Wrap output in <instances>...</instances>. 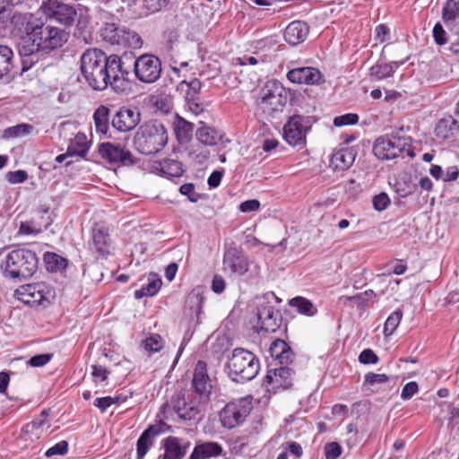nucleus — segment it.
Instances as JSON below:
<instances>
[{
    "label": "nucleus",
    "instance_id": "16",
    "mask_svg": "<svg viewBox=\"0 0 459 459\" xmlns=\"http://www.w3.org/2000/svg\"><path fill=\"white\" fill-rule=\"evenodd\" d=\"M169 429L170 427L163 420H160L143 430L136 442L137 459H143L150 448L153 446L156 437Z\"/></svg>",
    "mask_w": 459,
    "mask_h": 459
},
{
    "label": "nucleus",
    "instance_id": "58",
    "mask_svg": "<svg viewBox=\"0 0 459 459\" xmlns=\"http://www.w3.org/2000/svg\"><path fill=\"white\" fill-rule=\"evenodd\" d=\"M91 375L96 382H104L108 379L109 371L102 366L94 365L92 366Z\"/></svg>",
    "mask_w": 459,
    "mask_h": 459
},
{
    "label": "nucleus",
    "instance_id": "39",
    "mask_svg": "<svg viewBox=\"0 0 459 459\" xmlns=\"http://www.w3.org/2000/svg\"><path fill=\"white\" fill-rule=\"evenodd\" d=\"M33 130L30 124L22 123L4 129L2 138L5 140L29 135Z\"/></svg>",
    "mask_w": 459,
    "mask_h": 459
},
{
    "label": "nucleus",
    "instance_id": "52",
    "mask_svg": "<svg viewBox=\"0 0 459 459\" xmlns=\"http://www.w3.org/2000/svg\"><path fill=\"white\" fill-rule=\"evenodd\" d=\"M388 380L385 374H377L374 372H368L364 377V385L373 386L376 384H383Z\"/></svg>",
    "mask_w": 459,
    "mask_h": 459
},
{
    "label": "nucleus",
    "instance_id": "36",
    "mask_svg": "<svg viewBox=\"0 0 459 459\" xmlns=\"http://www.w3.org/2000/svg\"><path fill=\"white\" fill-rule=\"evenodd\" d=\"M457 129L456 121L451 117L440 119L435 128L436 136L446 140L454 135L455 130Z\"/></svg>",
    "mask_w": 459,
    "mask_h": 459
},
{
    "label": "nucleus",
    "instance_id": "1",
    "mask_svg": "<svg viewBox=\"0 0 459 459\" xmlns=\"http://www.w3.org/2000/svg\"><path fill=\"white\" fill-rule=\"evenodd\" d=\"M11 26L13 34L20 36L17 48L22 56L49 54L63 47L69 38L65 30L46 24L38 13H14Z\"/></svg>",
    "mask_w": 459,
    "mask_h": 459
},
{
    "label": "nucleus",
    "instance_id": "11",
    "mask_svg": "<svg viewBox=\"0 0 459 459\" xmlns=\"http://www.w3.org/2000/svg\"><path fill=\"white\" fill-rule=\"evenodd\" d=\"M309 117L299 114L291 116L283 126V139L291 146L303 147L306 144L307 134L311 129Z\"/></svg>",
    "mask_w": 459,
    "mask_h": 459
},
{
    "label": "nucleus",
    "instance_id": "45",
    "mask_svg": "<svg viewBox=\"0 0 459 459\" xmlns=\"http://www.w3.org/2000/svg\"><path fill=\"white\" fill-rule=\"evenodd\" d=\"M375 296V293L371 290H365L362 293H359L355 296H343L341 298V299H343L345 303L351 302L356 305L358 307L361 308L364 307L367 303L372 299V298Z\"/></svg>",
    "mask_w": 459,
    "mask_h": 459
},
{
    "label": "nucleus",
    "instance_id": "23",
    "mask_svg": "<svg viewBox=\"0 0 459 459\" xmlns=\"http://www.w3.org/2000/svg\"><path fill=\"white\" fill-rule=\"evenodd\" d=\"M223 455L221 445L212 441L196 442L189 459H211Z\"/></svg>",
    "mask_w": 459,
    "mask_h": 459
},
{
    "label": "nucleus",
    "instance_id": "13",
    "mask_svg": "<svg viewBox=\"0 0 459 459\" xmlns=\"http://www.w3.org/2000/svg\"><path fill=\"white\" fill-rule=\"evenodd\" d=\"M212 385L207 371V364L203 360H198L195 364L191 390L195 394V398L198 403H206L209 400Z\"/></svg>",
    "mask_w": 459,
    "mask_h": 459
},
{
    "label": "nucleus",
    "instance_id": "49",
    "mask_svg": "<svg viewBox=\"0 0 459 459\" xmlns=\"http://www.w3.org/2000/svg\"><path fill=\"white\" fill-rule=\"evenodd\" d=\"M359 116L354 113H347L333 118V125L335 126H351L357 124Z\"/></svg>",
    "mask_w": 459,
    "mask_h": 459
},
{
    "label": "nucleus",
    "instance_id": "21",
    "mask_svg": "<svg viewBox=\"0 0 459 459\" xmlns=\"http://www.w3.org/2000/svg\"><path fill=\"white\" fill-rule=\"evenodd\" d=\"M287 78L293 83H304L307 85L320 84L324 82L321 72L315 67L304 66L290 70Z\"/></svg>",
    "mask_w": 459,
    "mask_h": 459
},
{
    "label": "nucleus",
    "instance_id": "62",
    "mask_svg": "<svg viewBox=\"0 0 459 459\" xmlns=\"http://www.w3.org/2000/svg\"><path fill=\"white\" fill-rule=\"evenodd\" d=\"M419 392L417 382L411 381L403 385V400L411 399Z\"/></svg>",
    "mask_w": 459,
    "mask_h": 459
},
{
    "label": "nucleus",
    "instance_id": "64",
    "mask_svg": "<svg viewBox=\"0 0 459 459\" xmlns=\"http://www.w3.org/2000/svg\"><path fill=\"white\" fill-rule=\"evenodd\" d=\"M212 290L215 293H221L225 290V281L222 276L215 274L212 281Z\"/></svg>",
    "mask_w": 459,
    "mask_h": 459
},
{
    "label": "nucleus",
    "instance_id": "27",
    "mask_svg": "<svg viewBox=\"0 0 459 459\" xmlns=\"http://www.w3.org/2000/svg\"><path fill=\"white\" fill-rule=\"evenodd\" d=\"M355 160V153L351 148H342L333 153L330 166L334 170H346Z\"/></svg>",
    "mask_w": 459,
    "mask_h": 459
},
{
    "label": "nucleus",
    "instance_id": "4",
    "mask_svg": "<svg viewBox=\"0 0 459 459\" xmlns=\"http://www.w3.org/2000/svg\"><path fill=\"white\" fill-rule=\"evenodd\" d=\"M168 139V133L163 124L158 120H150L138 128L134 138V145L140 153L152 155L165 147Z\"/></svg>",
    "mask_w": 459,
    "mask_h": 459
},
{
    "label": "nucleus",
    "instance_id": "56",
    "mask_svg": "<svg viewBox=\"0 0 459 459\" xmlns=\"http://www.w3.org/2000/svg\"><path fill=\"white\" fill-rule=\"evenodd\" d=\"M6 178L9 183L11 184H20L23 183L28 178V174L25 170H15V171H9L6 175Z\"/></svg>",
    "mask_w": 459,
    "mask_h": 459
},
{
    "label": "nucleus",
    "instance_id": "57",
    "mask_svg": "<svg viewBox=\"0 0 459 459\" xmlns=\"http://www.w3.org/2000/svg\"><path fill=\"white\" fill-rule=\"evenodd\" d=\"M52 355L49 353L38 354L30 359L29 364L34 368L43 367L50 361Z\"/></svg>",
    "mask_w": 459,
    "mask_h": 459
},
{
    "label": "nucleus",
    "instance_id": "33",
    "mask_svg": "<svg viewBox=\"0 0 459 459\" xmlns=\"http://www.w3.org/2000/svg\"><path fill=\"white\" fill-rule=\"evenodd\" d=\"M67 150L70 156L84 157L89 152L86 135L81 133L77 134L70 142Z\"/></svg>",
    "mask_w": 459,
    "mask_h": 459
},
{
    "label": "nucleus",
    "instance_id": "60",
    "mask_svg": "<svg viewBox=\"0 0 459 459\" xmlns=\"http://www.w3.org/2000/svg\"><path fill=\"white\" fill-rule=\"evenodd\" d=\"M260 208V203L258 200L250 199L244 201L239 205V210L242 212H255Z\"/></svg>",
    "mask_w": 459,
    "mask_h": 459
},
{
    "label": "nucleus",
    "instance_id": "34",
    "mask_svg": "<svg viewBox=\"0 0 459 459\" xmlns=\"http://www.w3.org/2000/svg\"><path fill=\"white\" fill-rule=\"evenodd\" d=\"M47 419L48 414L43 411L38 419L33 420L24 426L22 429L23 432L27 435H30L31 440L39 438L43 432L44 426H48Z\"/></svg>",
    "mask_w": 459,
    "mask_h": 459
},
{
    "label": "nucleus",
    "instance_id": "7",
    "mask_svg": "<svg viewBox=\"0 0 459 459\" xmlns=\"http://www.w3.org/2000/svg\"><path fill=\"white\" fill-rule=\"evenodd\" d=\"M198 403L195 399H186L184 393L173 394L169 401L160 408V414L166 420L189 421L199 412Z\"/></svg>",
    "mask_w": 459,
    "mask_h": 459
},
{
    "label": "nucleus",
    "instance_id": "17",
    "mask_svg": "<svg viewBox=\"0 0 459 459\" xmlns=\"http://www.w3.org/2000/svg\"><path fill=\"white\" fill-rule=\"evenodd\" d=\"M374 154L380 160H393L402 153V142L399 135L378 137L373 146Z\"/></svg>",
    "mask_w": 459,
    "mask_h": 459
},
{
    "label": "nucleus",
    "instance_id": "5",
    "mask_svg": "<svg viewBox=\"0 0 459 459\" xmlns=\"http://www.w3.org/2000/svg\"><path fill=\"white\" fill-rule=\"evenodd\" d=\"M260 369V362L251 351L236 348L227 362L228 375L232 381L245 383L254 379Z\"/></svg>",
    "mask_w": 459,
    "mask_h": 459
},
{
    "label": "nucleus",
    "instance_id": "12",
    "mask_svg": "<svg viewBox=\"0 0 459 459\" xmlns=\"http://www.w3.org/2000/svg\"><path fill=\"white\" fill-rule=\"evenodd\" d=\"M134 72L140 82L152 83L160 77L161 62L153 55H142L134 62Z\"/></svg>",
    "mask_w": 459,
    "mask_h": 459
},
{
    "label": "nucleus",
    "instance_id": "9",
    "mask_svg": "<svg viewBox=\"0 0 459 459\" xmlns=\"http://www.w3.org/2000/svg\"><path fill=\"white\" fill-rule=\"evenodd\" d=\"M100 37L110 45L132 48H140L143 45L138 33L115 22L105 23L100 30Z\"/></svg>",
    "mask_w": 459,
    "mask_h": 459
},
{
    "label": "nucleus",
    "instance_id": "6",
    "mask_svg": "<svg viewBox=\"0 0 459 459\" xmlns=\"http://www.w3.org/2000/svg\"><path fill=\"white\" fill-rule=\"evenodd\" d=\"M281 299L273 292L269 291L255 299L256 309L257 326L260 331L274 333L280 327L281 316L275 305Z\"/></svg>",
    "mask_w": 459,
    "mask_h": 459
},
{
    "label": "nucleus",
    "instance_id": "28",
    "mask_svg": "<svg viewBox=\"0 0 459 459\" xmlns=\"http://www.w3.org/2000/svg\"><path fill=\"white\" fill-rule=\"evenodd\" d=\"M428 67V65L421 64L419 65V69L420 71L425 70ZM449 70L448 64L443 59H435L432 60L429 65V80H432L433 82H437L446 77L447 72Z\"/></svg>",
    "mask_w": 459,
    "mask_h": 459
},
{
    "label": "nucleus",
    "instance_id": "54",
    "mask_svg": "<svg viewBox=\"0 0 459 459\" xmlns=\"http://www.w3.org/2000/svg\"><path fill=\"white\" fill-rule=\"evenodd\" d=\"M342 454V446L337 442H331L325 445V459H337Z\"/></svg>",
    "mask_w": 459,
    "mask_h": 459
},
{
    "label": "nucleus",
    "instance_id": "24",
    "mask_svg": "<svg viewBox=\"0 0 459 459\" xmlns=\"http://www.w3.org/2000/svg\"><path fill=\"white\" fill-rule=\"evenodd\" d=\"M308 26L301 21L290 22L284 30V39L292 46L304 41L308 34Z\"/></svg>",
    "mask_w": 459,
    "mask_h": 459
},
{
    "label": "nucleus",
    "instance_id": "55",
    "mask_svg": "<svg viewBox=\"0 0 459 459\" xmlns=\"http://www.w3.org/2000/svg\"><path fill=\"white\" fill-rule=\"evenodd\" d=\"M179 192L183 195L187 196L188 200L192 203H195L199 199V194L195 191V185L192 183H186L179 187Z\"/></svg>",
    "mask_w": 459,
    "mask_h": 459
},
{
    "label": "nucleus",
    "instance_id": "2",
    "mask_svg": "<svg viewBox=\"0 0 459 459\" xmlns=\"http://www.w3.org/2000/svg\"><path fill=\"white\" fill-rule=\"evenodd\" d=\"M80 69L86 82L95 91L110 86L116 92H123L129 82V71L123 67L121 57L107 56L98 48H89L82 55Z\"/></svg>",
    "mask_w": 459,
    "mask_h": 459
},
{
    "label": "nucleus",
    "instance_id": "51",
    "mask_svg": "<svg viewBox=\"0 0 459 459\" xmlns=\"http://www.w3.org/2000/svg\"><path fill=\"white\" fill-rule=\"evenodd\" d=\"M359 362L364 365H374L379 361L378 356L371 349L363 350L359 355Z\"/></svg>",
    "mask_w": 459,
    "mask_h": 459
},
{
    "label": "nucleus",
    "instance_id": "63",
    "mask_svg": "<svg viewBox=\"0 0 459 459\" xmlns=\"http://www.w3.org/2000/svg\"><path fill=\"white\" fill-rule=\"evenodd\" d=\"M446 33L440 23H437L434 26L433 36L437 44L444 45L446 42Z\"/></svg>",
    "mask_w": 459,
    "mask_h": 459
},
{
    "label": "nucleus",
    "instance_id": "44",
    "mask_svg": "<svg viewBox=\"0 0 459 459\" xmlns=\"http://www.w3.org/2000/svg\"><path fill=\"white\" fill-rule=\"evenodd\" d=\"M186 86V100L189 103H194L198 99V94L200 93V91L202 89V82L199 79L195 78L191 80L190 82L183 81L181 82V85Z\"/></svg>",
    "mask_w": 459,
    "mask_h": 459
},
{
    "label": "nucleus",
    "instance_id": "14",
    "mask_svg": "<svg viewBox=\"0 0 459 459\" xmlns=\"http://www.w3.org/2000/svg\"><path fill=\"white\" fill-rule=\"evenodd\" d=\"M99 154L103 160L117 167L132 166L136 163L130 151L120 144L109 142L100 144Z\"/></svg>",
    "mask_w": 459,
    "mask_h": 459
},
{
    "label": "nucleus",
    "instance_id": "42",
    "mask_svg": "<svg viewBox=\"0 0 459 459\" xmlns=\"http://www.w3.org/2000/svg\"><path fill=\"white\" fill-rule=\"evenodd\" d=\"M174 131L179 143L187 142L192 136L193 124L183 118H180L177 121Z\"/></svg>",
    "mask_w": 459,
    "mask_h": 459
},
{
    "label": "nucleus",
    "instance_id": "53",
    "mask_svg": "<svg viewBox=\"0 0 459 459\" xmlns=\"http://www.w3.org/2000/svg\"><path fill=\"white\" fill-rule=\"evenodd\" d=\"M67 451H68V443L65 440H62V441L56 443V445H54L53 446H51L50 448H48L46 451L45 455L48 457H50L53 455H64L67 453Z\"/></svg>",
    "mask_w": 459,
    "mask_h": 459
},
{
    "label": "nucleus",
    "instance_id": "32",
    "mask_svg": "<svg viewBox=\"0 0 459 459\" xmlns=\"http://www.w3.org/2000/svg\"><path fill=\"white\" fill-rule=\"evenodd\" d=\"M95 130L98 134H107L109 130V109L100 105L93 113Z\"/></svg>",
    "mask_w": 459,
    "mask_h": 459
},
{
    "label": "nucleus",
    "instance_id": "46",
    "mask_svg": "<svg viewBox=\"0 0 459 459\" xmlns=\"http://www.w3.org/2000/svg\"><path fill=\"white\" fill-rule=\"evenodd\" d=\"M402 320V310L397 308L385 320L384 325V334L385 336L392 335L394 331L397 329L400 322Z\"/></svg>",
    "mask_w": 459,
    "mask_h": 459
},
{
    "label": "nucleus",
    "instance_id": "29",
    "mask_svg": "<svg viewBox=\"0 0 459 459\" xmlns=\"http://www.w3.org/2000/svg\"><path fill=\"white\" fill-rule=\"evenodd\" d=\"M197 140L204 145H216L221 139V134L214 127L209 126L204 123H201V126L196 131Z\"/></svg>",
    "mask_w": 459,
    "mask_h": 459
},
{
    "label": "nucleus",
    "instance_id": "8",
    "mask_svg": "<svg viewBox=\"0 0 459 459\" xmlns=\"http://www.w3.org/2000/svg\"><path fill=\"white\" fill-rule=\"evenodd\" d=\"M17 299L30 307H48L55 297L54 290L44 282L20 286L14 292Z\"/></svg>",
    "mask_w": 459,
    "mask_h": 459
},
{
    "label": "nucleus",
    "instance_id": "61",
    "mask_svg": "<svg viewBox=\"0 0 459 459\" xmlns=\"http://www.w3.org/2000/svg\"><path fill=\"white\" fill-rule=\"evenodd\" d=\"M11 10L8 8L5 0H0V26H5L8 20L11 21Z\"/></svg>",
    "mask_w": 459,
    "mask_h": 459
},
{
    "label": "nucleus",
    "instance_id": "15",
    "mask_svg": "<svg viewBox=\"0 0 459 459\" xmlns=\"http://www.w3.org/2000/svg\"><path fill=\"white\" fill-rule=\"evenodd\" d=\"M293 370L288 367L268 370L262 385L268 393H276L286 390L292 385Z\"/></svg>",
    "mask_w": 459,
    "mask_h": 459
},
{
    "label": "nucleus",
    "instance_id": "50",
    "mask_svg": "<svg viewBox=\"0 0 459 459\" xmlns=\"http://www.w3.org/2000/svg\"><path fill=\"white\" fill-rule=\"evenodd\" d=\"M390 203L391 202L389 196L384 192L376 195L372 198L373 207L378 212L385 210L389 206Z\"/></svg>",
    "mask_w": 459,
    "mask_h": 459
},
{
    "label": "nucleus",
    "instance_id": "35",
    "mask_svg": "<svg viewBox=\"0 0 459 459\" xmlns=\"http://www.w3.org/2000/svg\"><path fill=\"white\" fill-rule=\"evenodd\" d=\"M399 65L396 62L385 64L377 63L370 68V76L374 80H384L394 74Z\"/></svg>",
    "mask_w": 459,
    "mask_h": 459
},
{
    "label": "nucleus",
    "instance_id": "26",
    "mask_svg": "<svg viewBox=\"0 0 459 459\" xmlns=\"http://www.w3.org/2000/svg\"><path fill=\"white\" fill-rule=\"evenodd\" d=\"M273 358L277 359L281 365H288L293 360L294 353L289 344L281 339L274 340L269 349Z\"/></svg>",
    "mask_w": 459,
    "mask_h": 459
},
{
    "label": "nucleus",
    "instance_id": "40",
    "mask_svg": "<svg viewBox=\"0 0 459 459\" xmlns=\"http://www.w3.org/2000/svg\"><path fill=\"white\" fill-rule=\"evenodd\" d=\"M13 52L11 48L0 45V79L6 76L13 68Z\"/></svg>",
    "mask_w": 459,
    "mask_h": 459
},
{
    "label": "nucleus",
    "instance_id": "25",
    "mask_svg": "<svg viewBox=\"0 0 459 459\" xmlns=\"http://www.w3.org/2000/svg\"><path fill=\"white\" fill-rule=\"evenodd\" d=\"M153 169L159 175L167 178H178L182 176L184 172L183 164L172 159H165L161 161L155 162Z\"/></svg>",
    "mask_w": 459,
    "mask_h": 459
},
{
    "label": "nucleus",
    "instance_id": "30",
    "mask_svg": "<svg viewBox=\"0 0 459 459\" xmlns=\"http://www.w3.org/2000/svg\"><path fill=\"white\" fill-rule=\"evenodd\" d=\"M164 449L163 459H182L186 455V448L176 437H169L164 440Z\"/></svg>",
    "mask_w": 459,
    "mask_h": 459
},
{
    "label": "nucleus",
    "instance_id": "22",
    "mask_svg": "<svg viewBox=\"0 0 459 459\" xmlns=\"http://www.w3.org/2000/svg\"><path fill=\"white\" fill-rule=\"evenodd\" d=\"M92 245L96 253L101 256L110 254L112 240L108 229L102 222L94 224L91 231Z\"/></svg>",
    "mask_w": 459,
    "mask_h": 459
},
{
    "label": "nucleus",
    "instance_id": "41",
    "mask_svg": "<svg viewBox=\"0 0 459 459\" xmlns=\"http://www.w3.org/2000/svg\"><path fill=\"white\" fill-rule=\"evenodd\" d=\"M44 261L47 268L51 272H57L67 267L68 261L65 257L56 254L48 252L44 255Z\"/></svg>",
    "mask_w": 459,
    "mask_h": 459
},
{
    "label": "nucleus",
    "instance_id": "3",
    "mask_svg": "<svg viewBox=\"0 0 459 459\" xmlns=\"http://www.w3.org/2000/svg\"><path fill=\"white\" fill-rule=\"evenodd\" d=\"M37 254L28 248H14L7 252L0 264L3 276L13 281H25L30 278L38 269Z\"/></svg>",
    "mask_w": 459,
    "mask_h": 459
},
{
    "label": "nucleus",
    "instance_id": "20",
    "mask_svg": "<svg viewBox=\"0 0 459 459\" xmlns=\"http://www.w3.org/2000/svg\"><path fill=\"white\" fill-rule=\"evenodd\" d=\"M141 121V114L136 108H120L113 117L112 126L118 132L126 133L134 129Z\"/></svg>",
    "mask_w": 459,
    "mask_h": 459
},
{
    "label": "nucleus",
    "instance_id": "31",
    "mask_svg": "<svg viewBox=\"0 0 459 459\" xmlns=\"http://www.w3.org/2000/svg\"><path fill=\"white\" fill-rule=\"evenodd\" d=\"M162 281L156 273H151L148 278V283L134 291V298L141 299L144 297H152L160 290Z\"/></svg>",
    "mask_w": 459,
    "mask_h": 459
},
{
    "label": "nucleus",
    "instance_id": "19",
    "mask_svg": "<svg viewBox=\"0 0 459 459\" xmlns=\"http://www.w3.org/2000/svg\"><path fill=\"white\" fill-rule=\"evenodd\" d=\"M223 266L231 273L242 276L249 270V260L241 250L230 247L224 252Z\"/></svg>",
    "mask_w": 459,
    "mask_h": 459
},
{
    "label": "nucleus",
    "instance_id": "48",
    "mask_svg": "<svg viewBox=\"0 0 459 459\" xmlns=\"http://www.w3.org/2000/svg\"><path fill=\"white\" fill-rule=\"evenodd\" d=\"M120 403L119 396H104L98 397L94 400L93 405L98 408L100 412H105L111 405Z\"/></svg>",
    "mask_w": 459,
    "mask_h": 459
},
{
    "label": "nucleus",
    "instance_id": "43",
    "mask_svg": "<svg viewBox=\"0 0 459 459\" xmlns=\"http://www.w3.org/2000/svg\"><path fill=\"white\" fill-rule=\"evenodd\" d=\"M143 348L149 353L159 352L164 346L162 337L158 333H150L142 342Z\"/></svg>",
    "mask_w": 459,
    "mask_h": 459
},
{
    "label": "nucleus",
    "instance_id": "47",
    "mask_svg": "<svg viewBox=\"0 0 459 459\" xmlns=\"http://www.w3.org/2000/svg\"><path fill=\"white\" fill-rule=\"evenodd\" d=\"M459 17V0H447L443 7V20L453 22Z\"/></svg>",
    "mask_w": 459,
    "mask_h": 459
},
{
    "label": "nucleus",
    "instance_id": "59",
    "mask_svg": "<svg viewBox=\"0 0 459 459\" xmlns=\"http://www.w3.org/2000/svg\"><path fill=\"white\" fill-rule=\"evenodd\" d=\"M283 447L285 448L286 452H289L291 455H293L296 458H300L303 455V449L301 446L295 442V441H290L283 445Z\"/></svg>",
    "mask_w": 459,
    "mask_h": 459
},
{
    "label": "nucleus",
    "instance_id": "18",
    "mask_svg": "<svg viewBox=\"0 0 459 459\" xmlns=\"http://www.w3.org/2000/svg\"><path fill=\"white\" fill-rule=\"evenodd\" d=\"M250 408L242 403H230L220 412V420L223 427L233 429L244 421L249 414Z\"/></svg>",
    "mask_w": 459,
    "mask_h": 459
},
{
    "label": "nucleus",
    "instance_id": "37",
    "mask_svg": "<svg viewBox=\"0 0 459 459\" xmlns=\"http://www.w3.org/2000/svg\"><path fill=\"white\" fill-rule=\"evenodd\" d=\"M289 305L295 307L299 314L307 316H313L316 314L317 309L314 307L313 303L303 297H295L289 300Z\"/></svg>",
    "mask_w": 459,
    "mask_h": 459
},
{
    "label": "nucleus",
    "instance_id": "10",
    "mask_svg": "<svg viewBox=\"0 0 459 459\" xmlns=\"http://www.w3.org/2000/svg\"><path fill=\"white\" fill-rule=\"evenodd\" d=\"M39 12L45 15L46 20L54 21L65 27L73 26L77 17L74 5L59 0H42Z\"/></svg>",
    "mask_w": 459,
    "mask_h": 459
},
{
    "label": "nucleus",
    "instance_id": "38",
    "mask_svg": "<svg viewBox=\"0 0 459 459\" xmlns=\"http://www.w3.org/2000/svg\"><path fill=\"white\" fill-rule=\"evenodd\" d=\"M281 91V86H275L274 90L268 89L262 98V104L268 106L272 110H278L280 107L283 106Z\"/></svg>",
    "mask_w": 459,
    "mask_h": 459
}]
</instances>
